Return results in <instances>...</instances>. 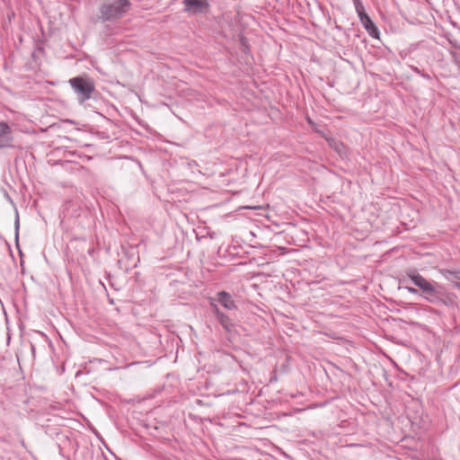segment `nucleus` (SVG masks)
<instances>
[{
  "mask_svg": "<svg viewBox=\"0 0 460 460\" xmlns=\"http://www.w3.org/2000/svg\"><path fill=\"white\" fill-rule=\"evenodd\" d=\"M182 4L183 12L192 16L207 14L210 10L209 0H183Z\"/></svg>",
  "mask_w": 460,
  "mask_h": 460,
  "instance_id": "obj_4",
  "label": "nucleus"
},
{
  "mask_svg": "<svg viewBox=\"0 0 460 460\" xmlns=\"http://www.w3.org/2000/svg\"><path fill=\"white\" fill-rule=\"evenodd\" d=\"M218 323L222 325V327L227 331H230L234 326L232 323V320L226 315L225 313H218L216 316Z\"/></svg>",
  "mask_w": 460,
  "mask_h": 460,
  "instance_id": "obj_9",
  "label": "nucleus"
},
{
  "mask_svg": "<svg viewBox=\"0 0 460 460\" xmlns=\"http://www.w3.org/2000/svg\"><path fill=\"white\" fill-rule=\"evenodd\" d=\"M68 84L75 93L79 104H84L95 92L94 82L88 76H75L69 79Z\"/></svg>",
  "mask_w": 460,
  "mask_h": 460,
  "instance_id": "obj_3",
  "label": "nucleus"
},
{
  "mask_svg": "<svg viewBox=\"0 0 460 460\" xmlns=\"http://www.w3.org/2000/svg\"><path fill=\"white\" fill-rule=\"evenodd\" d=\"M456 287L460 289V281L456 285Z\"/></svg>",
  "mask_w": 460,
  "mask_h": 460,
  "instance_id": "obj_18",
  "label": "nucleus"
},
{
  "mask_svg": "<svg viewBox=\"0 0 460 460\" xmlns=\"http://www.w3.org/2000/svg\"><path fill=\"white\" fill-rule=\"evenodd\" d=\"M216 297L218 304H220L226 310L236 309L235 302L234 301L230 293L222 290L217 293Z\"/></svg>",
  "mask_w": 460,
  "mask_h": 460,
  "instance_id": "obj_7",
  "label": "nucleus"
},
{
  "mask_svg": "<svg viewBox=\"0 0 460 460\" xmlns=\"http://www.w3.org/2000/svg\"><path fill=\"white\" fill-rule=\"evenodd\" d=\"M13 132L9 124L5 121H0V149L10 148L13 146Z\"/></svg>",
  "mask_w": 460,
  "mask_h": 460,
  "instance_id": "obj_6",
  "label": "nucleus"
},
{
  "mask_svg": "<svg viewBox=\"0 0 460 460\" xmlns=\"http://www.w3.org/2000/svg\"><path fill=\"white\" fill-rule=\"evenodd\" d=\"M209 300V305H210V308L213 312V314H215V316H217L218 314V313H222V311L219 309L217 304V297H209L208 298Z\"/></svg>",
  "mask_w": 460,
  "mask_h": 460,
  "instance_id": "obj_10",
  "label": "nucleus"
},
{
  "mask_svg": "<svg viewBox=\"0 0 460 460\" xmlns=\"http://www.w3.org/2000/svg\"><path fill=\"white\" fill-rule=\"evenodd\" d=\"M130 0H107L99 7V21L115 22L124 16L131 7Z\"/></svg>",
  "mask_w": 460,
  "mask_h": 460,
  "instance_id": "obj_2",
  "label": "nucleus"
},
{
  "mask_svg": "<svg viewBox=\"0 0 460 460\" xmlns=\"http://www.w3.org/2000/svg\"><path fill=\"white\" fill-rule=\"evenodd\" d=\"M6 199H8L10 201H12L11 198L9 197L8 194H6Z\"/></svg>",
  "mask_w": 460,
  "mask_h": 460,
  "instance_id": "obj_19",
  "label": "nucleus"
},
{
  "mask_svg": "<svg viewBox=\"0 0 460 460\" xmlns=\"http://www.w3.org/2000/svg\"><path fill=\"white\" fill-rule=\"evenodd\" d=\"M352 1L354 4L356 13H358V11L360 12L361 10L365 9L361 0H352Z\"/></svg>",
  "mask_w": 460,
  "mask_h": 460,
  "instance_id": "obj_14",
  "label": "nucleus"
},
{
  "mask_svg": "<svg viewBox=\"0 0 460 460\" xmlns=\"http://www.w3.org/2000/svg\"><path fill=\"white\" fill-rule=\"evenodd\" d=\"M406 282H407V279H406L405 278H403V279H402L400 280V283H401V284H405Z\"/></svg>",
  "mask_w": 460,
  "mask_h": 460,
  "instance_id": "obj_17",
  "label": "nucleus"
},
{
  "mask_svg": "<svg viewBox=\"0 0 460 460\" xmlns=\"http://www.w3.org/2000/svg\"><path fill=\"white\" fill-rule=\"evenodd\" d=\"M278 381V376H277V374L274 373L273 375H271V376L270 377V383L272 384V383H275Z\"/></svg>",
  "mask_w": 460,
  "mask_h": 460,
  "instance_id": "obj_16",
  "label": "nucleus"
},
{
  "mask_svg": "<svg viewBox=\"0 0 460 460\" xmlns=\"http://www.w3.org/2000/svg\"><path fill=\"white\" fill-rule=\"evenodd\" d=\"M19 226H20L19 215H18V212L16 211V217H15V221H14V229H15V239H16V242H18V238H19Z\"/></svg>",
  "mask_w": 460,
  "mask_h": 460,
  "instance_id": "obj_12",
  "label": "nucleus"
},
{
  "mask_svg": "<svg viewBox=\"0 0 460 460\" xmlns=\"http://www.w3.org/2000/svg\"><path fill=\"white\" fill-rule=\"evenodd\" d=\"M412 70H413L416 74L420 75L421 77H423V78H425V79H427V80H429V79L431 78V77H430V75H429V74H427V73H425V72L421 71V70H420V69H419L418 67H412Z\"/></svg>",
  "mask_w": 460,
  "mask_h": 460,
  "instance_id": "obj_13",
  "label": "nucleus"
},
{
  "mask_svg": "<svg viewBox=\"0 0 460 460\" xmlns=\"http://www.w3.org/2000/svg\"><path fill=\"white\" fill-rule=\"evenodd\" d=\"M441 274L447 280L452 282L455 287L460 281V269L459 270L444 269V270H441Z\"/></svg>",
  "mask_w": 460,
  "mask_h": 460,
  "instance_id": "obj_8",
  "label": "nucleus"
},
{
  "mask_svg": "<svg viewBox=\"0 0 460 460\" xmlns=\"http://www.w3.org/2000/svg\"><path fill=\"white\" fill-rule=\"evenodd\" d=\"M406 277L420 290V296L432 304L443 302V291L440 284L435 281H429L420 275L416 270H410L406 272Z\"/></svg>",
  "mask_w": 460,
  "mask_h": 460,
  "instance_id": "obj_1",
  "label": "nucleus"
},
{
  "mask_svg": "<svg viewBox=\"0 0 460 460\" xmlns=\"http://www.w3.org/2000/svg\"><path fill=\"white\" fill-rule=\"evenodd\" d=\"M403 288H405L411 294L420 295L419 288H415L413 287H409V286H404Z\"/></svg>",
  "mask_w": 460,
  "mask_h": 460,
  "instance_id": "obj_15",
  "label": "nucleus"
},
{
  "mask_svg": "<svg viewBox=\"0 0 460 460\" xmlns=\"http://www.w3.org/2000/svg\"><path fill=\"white\" fill-rule=\"evenodd\" d=\"M240 49L244 54H249V52H250V47H249L248 40L244 37H241V39H240Z\"/></svg>",
  "mask_w": 460,
  "mask_h": 460,
  "instance_id": "obj_11",
  "label": "nucleus"
},
{
  "mask_svg": "<svg viewBox=\"0 0 460 460\" xmlns=\"http://www.w3.org/2000/svg\"><path fill=\"white\" fill-rule=\"evenodd\" d=\"M357 14L368 35L373 39L378 40L380 38V31L371 17L366 13L365 9L360 12L358 11Z\"/></svg>",
  "mask_w": 460,
  "mask_h": 460,
  "instance_id": "obj_5",
  "label": "nucleus"
}]
</instances>
